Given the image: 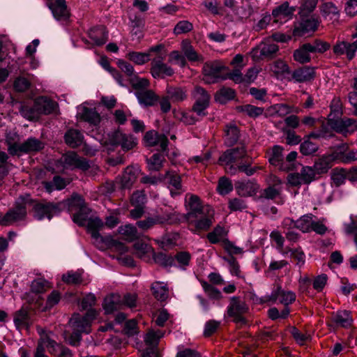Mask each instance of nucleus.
I'll list each match as a JSON object with an SVG mask.
<instances>
[{"mask_svg":"<svg viewBox=\"0 0 357 357\" xmlns=\"http://www.w3.org/2000/svg\"><path fill=\"white\" fill-rule=\"evenodd\" d=\"M70 209L74 207H79V212L73 215V220L79 226L86 227L88 232L95 240V243L101 250L106 248H114L120 252H125V246L115 241L111 236H102L99 231L104 226L103 222L98 217L91 214L89 210L84 204L83 198L79 195H75L68 202Z\"/></svg>","mask_w":357,"mask_h":357,"instance_id":"1","label":"nucleus"},{"mask_svg":"<svg viewBox=\"0 0 357 357\" xmlns=\"http://www.w3.org/2000/svg\"><path fill=\"white\" fill-rule=\"evenodd\" d=\"M214 211L210 206H206V210L196 213H186L185 215L176 212L172 213L176 223L187 222L190 227H192V231L196 232L201 230H207L213 223Z\"/></svg>","mask_w":357,"mask_h":357,"instance_id":"2","label":"nucleus"},{"mask_svg":"<svg viewBox=\"0 0 357 357\" xmlns=\"http://www.w3.org/2000/svg\"><path fill=\"white\" fill-rule=\"evenodd\" d=\"M98 315V312L91 309L87 310L85 316L74 314L70 319L69 324L73 330V334L70 340V344L77 345L81 340V334L91 332V324Z\"/></svg>","mask_w":357,"mask_h":357,"instance_id":"3","label":"nucleus"},{"mask_svg":"<svg viewBox=\"0 0 357 357\" xmlns=\"http://www.w3.org/2000/svg\"><path fill=\"white\" fill-rule=\"evenodd\" d=\"M226 70L227 68L218 61L206 62L202 68V79L207 84L229 79V72H226Z\"/></svg>","mask_w":357,"mask_h":357,"instance_id":"4","label":"nucleus"},{"mask_svg":"<svg viewBox=\"0 0 357 357\" xmlns=\"http://www.w3.org/2000/svg\"><path fill=\"white\" fill-rule=\"evenodd\" d=\"M76 195H73L72 197L65 202H61L59 204H48L46 205L44 204H37L35 206V214L34 217L38 220H41L44 218H47L50 220L53 216L59 214L62 208L67 207L68 210L70 212L75 211V213L79 212V207H74L73 209H70V206L68 202L73 199L74 196Z\"/></svg>","mask_w":357,"mask_h":357,"instance_id":"5","label":"nucleus"},{"mask_svg":"<svg viewBox=\"0 0 357 357\" xmlns=\"http://www.w3.org/2000/svg\"><path fill=\"white\" fill-rule=\"evenodd\" d=\"M57 172H63L65 169H87L89 167L88 161L79 158L75 152H68L62 155L55 163Z\"/></svg>","mask_w":357,"mask_h":357,"instance_id":"6","label":"nucleus"},{"mask_svg":"<svg viewBox=\"0 0 357 357\" xmlns=\"http://www.w3.org/2000/svg\"><path fill=\"white\" fill-rule=\"evenodd\" d=\"M247 156V152L243 145L240 147L229 149L225 151L219 158L220 163L225 167L227 173L235 174L237 168L232 164Z\"/></svg>","mask_w":357,"mask_h":357,"instance_id":"7","label":"nucleus"},{"mask_svg":"<svg viewBox=\"0 0 357 357\" xmlns=\"http://www.w3.org/2000/svg\"><path fill=\"white\" fill-rule=\"evenodd\" d=\"M165 54H158L151 59L150 73L154 78L164 79L174 75L173 68L164 62Z\"/></svg>","mask_w":357,"mask_h":357,"instance_id":"8","label":"nucleus"},{"mask_svg":"<svg viewBox=\"0 0 357 357\" xmlns=\"http://www.w3.org/2000/svg\"><path fill=\"white\" fill-rule=\"evenodd\" d=\"M260 72L258 67H252L249 68L246 73L243 75L239 68L234 69L229 73V79L235 84H241L243 86H248L254 82Z\"/></svg>","mask_w":357,"mask_h":357,"instance_id":"9","label":"nucleus"},{"mask_svg":"<svg viewBox=\"0 0 357 357\" xmlns=\"http://www.w3.org/2000/svg\"><path fill=\"white\" fill-rule=\"evenodd\" d=\"M7 141L9 145L8 151L10 153L13 155L30 151H37L43 148V143L35 138H29L22 144H18L15 142L12 143L10 141L8 136H7Z\"/></svg>","mask_w":357,"mask_h":357,"instance_id":"10","label":"nucleus"},{"mask_svg":"<svg viewBox=\"0 0 357 357\" xmlns=\"http://www.w3.org/2000/svg\"><path fill=\"white\" fill-rule=\"evenodd\" d=\"M301 17V22L294 26L293 31L294 36L301 37L306 33L314 32L320 24V19L318 16L311 15Z\"/></svg>","mask_w":357,"mask_h":357,"instance_id":"11","label":"nucleus"},{"mask_svg":"<svg viewBox=\"0 0 357 357\" xmlns=\"http://www.w3.org/2000/svg\"><path fill=\"white\" fill-rule=\"evenodd\" d=\"M277 300L285 306L292 303L296 300V294L291 291H285L280 287L273 290L271 294L266 296L264 298H259V303H262L267 301L276 302Z\"/></svg>","mask_w":357,"mask_h":357,"instance_id":"12","label":"nucleus"},{"mask_svg":"<svg viewBox=\"0 0 357 357\" xmlns=\"http://www.w3.org/2000/svg\"><path fill=\"white\" fill-rule=\"evenodd\" d=\"M192 96L195 99L192 110L198 116H206L207 114L206 109L210 103V96L207 91H194Z\"/></svg>","mask_w":357,"mask_h":357,"instance_id":"13","label":"nucleus"},{"mask_svg":"<svg viewBox=\"0 0 357 357\" xmlns=\"http://www.w3.org/2000/svg\"><path fill=\"white\" fill-rule=\"evenodd\" d=\"M313 218L314 216L312 215H305L296 221L287 218L284 219L282 225L284 227H288L289 229L296 228L303 232H309L312 231Z\"/></svg>","mask_w":357,"mask_h":357,"instance_id":"14","label":"nucleus"},{"mask_svg":"<svg viewBox=\"0 0 357 357\" xmlns=\"http://www.w3.org/2000/svg\"><path fill=\"white\" fill-rule=\"evenodd\" d=\"M248 310L247 305L245 302L233 296L231 298L229 305L227 307V313L229 317H234L236 323H245V319L241 314L245 313Z\"/></svg>","mask_w":357,"mask_h":357,"instance_id":"15","label":"nucleus"},{"mask_svg":"<svg viewBox=\"0 0 357 357\" xmlns=\"http://www.w3.org/2000/svg\"><path fill=\"white\" fill-rule=\"evenodd\" d=\"M109 143L121 145L123 150H130L137 144V140L131 135H126L117 130L108 135Z\"/></svg>","mask_w":357,"mask_h":357,"instance_id":"16","label":"nucleus"},{"mask_svg":"<svg viewBox=\"0 0 357 357\" xmlns=\"http://www.w3.org/2000/svg\"><path fill=\"white\" fill-rule=\"evenodd\" d=\"M88 103H84L77 107V116L90 124L97 125L100 121V114L94 107H89Z\"/></svg>","mask_w":357,"mask_h":357,"instance_id":"17","label":"nucleus"},{"mask_svg":"<svg viewBox=\"0 0 357 357\" xmlns=\"http://www.w3.org/2000/svg\"><path fill=\"white\" fill-rule=\"evenodd\" d=\"M24 206H17L15 209L8 211L5 215L0 214V224L7 226L21 220L26 216Z\"/></svg>","mask_w":357,"mask_h":357,"instance_id":"18","label":"nucleus"},{"mask_svg":"<svg viewBox=\"0 0 357 357\" xmlns=\"http://www.w3.org/2000/svg\"><path fill=\"white\" fill-rule=\"evenodd\" d=\"M295 8L289 7L288 2H284L275 8L272 12L273 22L282 24L292 18Z\"/></svg>","mask_w":357,"mask_h":357,"instance_id":"19","label":"nucleus"},{"mask_svg":"<svg viewBox=\"0 0 357 357\" xmlns=\"http://www.w3.org/2000/svg\"><path fill=\"white\" fill-rule=\"evenodd\" d=\"M333 52L337 56L346 54L349 60H351L357 51V40L351 43L344 40L337 41L333 47Z\"/></svg>","mask_w":357,"mask_h":357,"instance_id":"20","label":"nucleus"},{"mask_svg":"<svg viewBox=\"0 0 357 357\" xmlns=\"http://www.w3.org/2000/svg\"><path fill=\"white\" fill-rule=\"evenodd\" d=\"M322 17L333 24L338 23L340 18V10L332 2H325L319 6Z\"/></svg>","mask_w":357,"mask_h":357,"instance_id":"21","label":"nucleus"},{"mask_svg":"<svg viewBox=\"0 0 357 357\" xmlns=\"http://www.w3.org/2000/svg\"><path fill=\"white\" fill-rule=\"evenodd\" d=\"M173 220L174 216H172V213H170L163 215H156L155 218H148L144 220L138 221L137 225L140 229L147 230L155 224H174L172 222Z\"/></svg>","mask_w":357,"mask_h":357,"instance_id":"22","label":"nucleus"},{"mask_svg":"<svg viewBox=\"0 0 357 357\" xmlns=\"http://www.w3.org/2000/svg\"><path fill=\"white\" fill-rule=\"evenodd\" d=\"M144 141L146 146L159 145L162 151H165L168 146L167 138L163 135H158L154 130L147 132L144 137Z\"/></svg>","mask_w":357,"mask_h":357,"instance_id":"23","label":"nucleus"},{"mask_svg":"<svg viewBox=\"0 0 357 357\" xmlns=\"http://www.w3.org/2000/svg\"><path fill=\"white\" fill-rule=\"evenodd\" d=\"M48 6L57 20H66L70 14L65 0H50Z\"/></svg>","mask_w":357,"mask_h":357,"instance_id":"24","label":"nucleus"},{"mask_svg":"<svg viewBox=\"0 0 357 357\" xmlns=\"http://www.w3.org/2000/svg\"><path fill=\"white\" fill-rule=\"evenodd\" d=\"M282 151L283 148L282 146L275 145L267 152V157L269 162L272 165L278 167L282 170H286L289 168L284 167Z\"/></svg>","mask_w":357,"mask_h":357,"instance_id":"25","label":"nucleus"},{"mask_svg":"<svg viewBox=\"0 0 357 357\" xmlns=\"http://www.w3.org/2000/svg\"><path fill=\"white\" fill-rule=\"evenodd\" d=\"M331 126L338 132H353L357 129V121L351 119H337L331 123Z\"/></svg>","mask_w":357,"mask_h":357,"instance_id":"26","label":"nucleus"},{"mask_svg":"<svg viewBox=\"0 0 357 357\" xmlns=\"http://www.w3.org/2000/svg\"><path fill=\"white\" fill-rule=\"evenodd\" d=\"M237 193L243 197L252 196L259 190V185L252 181H238L235 184Z\"/></svg>","mask_w":357,"mask_h":357,"instance_id":"27","label":"nucleus"},{"mask_svg":"<svg viewBox=\"0 0 357 357\" xmlns=\"http://www.w3.org/2000/svg\"><path fill=\"white\" fill-rule=\"evenodd\" d=\"M140 173V169L137 166H131L128 167L121 178V186L123 188H129L132 186V185L135 182L137 178L138 177Z\"/></svg>","mask_w":357,"mask_h":357,"instance_id":"28","label":"nucleus"},{"mask_svg":"<svg viewBox=\"0 0 357 357\" xmlns=\"http://www.w3.org/2000/svg\"><path fill=\"white\" fill-rule=\"evenodd\" d=\"M291 77L298 82H309L314 78L315 69L310 66L300 68L293 72Z\"/></svg>","mask_w":357,"mask_h":357,"instance_id":"29","label":"nucleus"},{"mask_svg":"<svg viewBox=\"0 0 357 357\" xmlns=\"http://www.w3.org/2000/svg\"><path fill=\"white\" fill-rule=\"evenodd\" d=\"M135 95L139 103L144 107L153 106L158 100V97L153 91H136Z\"/></svg>","mask_w":357,"mask_h":357,"instance_id":"30","label":"nucleus"},{"mask_svg":"<svg viewBox=\"0 0 357 357\" xmlns=\"http://www.w3.org/2000/svg\"><path fill=\"white\" fill-rule=\"evenodd\" d=\"M57 104L45 97H40L35 100V107L40 114H50L56 109Z\"/></svg>","mask_w":357,"mask_h":357,"instance_id":"31","label":"nucleus"},{"mask_svg":"<svg viewBox=\"0 0 357 357\" xmlns=\"http://www.w3.org/2000/svg\"><path fill=\"white\" fill-rule=\"evenodd\" d=\"M268 182L271 183L273 186H269L264 190L263 196L266 199H274L278 196L281 192L280 185L282 184L281 180L273 175H271Z\"/></svg>","mask_w":357,"mask_h":357,"instance_id":"32","label":"nucleus"},{"mask_svg":"<svg viewBox=\"0 0 357 357\" xmlns=\"http://www.w3.org/2000/svg\"><path fill=\"white\" fill-rule=\"evenodd\" d=\"M89 35L96 45H102L107 40L108 33L106 28L103 26L91 29L89 32Z\"/></svg>","mask_w":357,"mask_h":357,"instance_id":"33","label":"nucleus"},{"mask_svg":"<svg viewBox=\"0 0 357 357\" xmlns=\"http://www.w3.org/2000/svg\"><path fill=\"white\" fill-rule=\"evenodd\" d=\"M121 306V298L119 294H112L104 299L103 309L107 314H110Z\"/></svg>","mask_w":357,"mask_h":357,"instance_id":"34","label":"nucleus"},{"mask_svg":"<svg viewBox=\"0 0 357 357\" xmlns=\"http://www.w3.org/2000/svg\"><path fill=\"white\" fill-rule=\"evenodd\" d=\"M181 50L185 57L190 61H203L204 58L194 49L189 40H185L181 43Z\"/></svg>","mask_w":357,"mask_h":357,"instance_id":"35","label":"nucleus"},{"mask_svg":"<svg viewBox=\"0 0 357 357\" xmlns=\"http://www.w3.org/2000/svg\"><path fill=\"white\" fill-rule=\"evenodd\" d=\"M69 179H65L61 176H56L52 181H46L43 183L44 188L49 193L54 190H61L64 189L69 183Z\"/></svg>","mask_w":357,"mask_h":357,"instance_id":"36","label":"nucleus"},{"mask_svg":"<svg viewBox=\"0 0 357 357\" xmlns=\"http://www.w3.org/2000/svg\"><path fill=\"white\" fill-rule=\"evenodd\" d=\"M271 72L280 79L288 78L290 75V70L288 65L282 60L274 61L270 68Z\"/></svg>","mask_w":357,"mask_h":357,"instance_id":"37","label":"nucleus"},{"mask_svg":"<svg viewBox=\"0 0 357 357\" xmlns=\"http://www.w3.org/2000/svg\"><path fill=\"white\" fill-rule=\"evenodd\" d=\"M166 179L168 182V188L172 197L182 192L181 177L176 174L167 173Z\"/></svg>","mask_w":357,"mask_h":357,"instance_id":"38","label":"nucleus"},{"mask_svg":"<svg viewBox=\"0 0 357 357\" xmlns=\"http://www.w3.org/2000/svg\"><path fill=\"white\" fill-rule=\"evenodd\" d=\"M153 294L159 301H166L169 297V289L167 284L162 282H155L151 286Z\"/></svg>","mask_w":357,"mask_h":357,"instance_id":"39","label":"nucleus"},{"mask_svg":"<svg viewBox=\"0 0 357 357\" xmlns=\"http://www.w3.org/2000/svg\"><path fill=\"white\" fill-rule=\"evenodd\" d=\"M164 336V333L160 330L156 331L150 330L144 336V340L148 348L155 349L158 342Z\"/></svg>","mask_w":357,"mask_h":357,"instance_id":"40","label":"nucleus"},{"mask_svg":"<svg viewBox=\"0 0 357 357\" xmlns=\"http://www.w3.org/2000/svg\"><path fill=\"white\" fill-rule=\"evenodd\" d=\"M333 321L339 326L349 327L351 325L353 319L349 312L338 311L333 317Z\"/></svg>","mask_w":357,"mask_h":357,"instance_id":"41","label":"nucleus"},{"mask_svg":"<svg viewBox=\"0 0 357 357\" xmlns=\"http://www.w3.org/2000/svg\"><path fill=\"white\" fill-rule=\"evenodd\" d=\"M310 53H312L311 50L308 47V43H305L294 51V58L300 63H308L311 60Z\"/></svg>","mask_w":357,"mask_h":357,"instance_id":"42","label":"nucleus"},{"mask_svg":"<svg viewBox=\"0 0 357 357\" xmlns=\"http://www.w3.org/2000/svg\"><path fill=\"white\" fill-rule=\"evenodd\" d=\"M83 135L77 130H69L65 135V141L71 147H76L82 143Z\"/></svg>","mask_w":357,"mask_h":357,"instance_id":"43","label":"nucleus"},{"mask_svg":"<svg viewBox=\"0 0 357 357\" xmlns=\"http://www.w3.org/2000/svg\"><path fill=\"white\" fill-rule=\"evenodd\" d=\"M187 213H196L206 210L202 205L199 198L197 195H190L188 201H186Z\"/></svg>","mask_w":357,"mask_h":357,"instance_id":"44","label":"nucleus"},{"mask_svg":"<svg viewBox=\"0 0 357 357\" xmlns=\"http://www.w3.org/2000/svg\"><path fill=\"white\" fill-rule=\"evenodd\" d=\"M332 165L333 164L327 155H324L314 162L313 167L317 174H321L326 173Z\"/></svg>","mask_w":357,"mask_h":357,"instance_id":"45","label":"nucleus"},{"mask_svg":"<svg viewBox=\"0 0 357 357\" xmlns=\"http://www.w3.org/2000/svg\"><path fill=\"white\" fill-rule=\"evenodd\" d=\"M134 248L136 255L143 259H146V257L153 254V248L144 243L137 242L135 243Z\"/></svg>","mask_w":357,"mask_h":357,"instance_id":"46","label":"nucleus"},{"mask_svg":"<svg viewBox=\"0 0 357 357\" xmlns=\"http://www.w3.org/2000/svg\"><path fill=\"white\" fill-rule=\"evenodd\" d=\"M126 57L137 65H143L151 59L150 53L147 52H130Z\"/></svg>","mask_w":357,"mask_h":357,"instance_id":"47","label":"nucleus"},{"mask_svg":"<svg viewBox=\"0 0 357 357\" xmlns=\"http://www.w3.org/2000/svg\"><path fill=\"white\" fill-rule=\"evenodd\" d=\"M239 130L236 126L234 124H229L226 126L225 128V141L226 142L231 146L238 139Z\"/></svg>","mask_w":357,"mask_h":357,"instance_id":"48","label":"nucleus"},{"mask_svg":"<svg viewBox=\"0 0 357 357\" xmlns=\"http://www.w3.org/2000/svg\"><path fill=\"white\" fill-rule=\"evenodd\" d=\"M118 232L123 235L127 241H131L137 237L136 227L130 224L119 227Z\"/></svg>","mask_w":357,"mask_h":357,"instance_id":"49","label":"nucleus"},{"mask_svg":"<svg viewBox=\"0 0 357 357\" xmlns=\"http://www.w3.org/2000/svg\"><path fill=\"white\" fill-rule=\"evenodd\" d=\"M130 86L134 89H144L149 86V81L147 78L140 77L137 73L128 78Z\"/></svg>","mask_w":357,"mask_h":357,"instance_id":"50","label":"nucleus"},{"mask_svg":"<svg viewBox=\"0 0 357 357\" xmlns=\"http://www.w3.org/2000/svg\"><path fill=\"white\" fill-rule=\"evenodd\" d=\"M227 234L223 227L217 226L213 231L208 234L207 238L211 243H217L224 239Z\"/></svg>","mask_w":357,"mask_h":357,"instance_id":"51","label":"nucleus"},{"mask_svg":"<svg viewBox=\"0 0 357 357\" xmlns=\"http://www.w3.org/2000/svg\"><path fill=\"white\" fill-rule=\"evenodd\" d=\"M14 323L18 328L27 326L29 324L27 310L23 308L18 310L15 314Z\"/></svg>","mask_w":357,"mask_h":357,"instance_id":"52","label":"nucleus"},{"mask_svg":"<svg viewBox=\"0 0 357 357\" xmlns=\"http://www.w3.org/2000/svg\"><path fill=\"white\" fill-rule=\"evenodd\" d=\"M318 0H302L299 14L301 17H306L315 9Z\"/></svg>","mask_w":357,"mask_h":357,"instance_id":"53","label":"nucleus"},{"mask_svg":"<svg viewBox=\"0 0 357 357\" xmlns=\"http://www.w3.org/2000/svg\"><path fill=\"white\" fill-rule=\"evenodd\" d=\"M164 157L159 153L153 154L151 158L147 159V165L150 171H159L162 167Z\"/></svg>","mask_w":357,"mask_h":357,"instance_id":"54","label":"nucleus"},{"mask_svg":"<svg viewBox=\"0 0 357 357\" xmlns=\"http://www.w3.org/2000/svg\"><path fill=\"white\" fill-rule=\"evenodd\" d=\"M319 149V146L305 138L300 145V151L303 155H309L314 153Z\"/></svg>","mask_w":357,"mask_h":357,"instance_id":"55","label":"nucleus"},{"mask_svg":"<svg viewBox=\"0 0 357 357\" xmlns=\"http://www.w3.org/2000/svg\"><path fill=\"white\" fill-rule=\"evenodd\" d=\"M232 190L233 185L229 178L226 177H222L220 178L217 187V190L220 195H225L232 191Z\"/></svg>","mask_w":357,"mask_h":357,"instance_id":"56","label":"nucleus"},{"mask_svg":"<svg viewBox=\"0 0 357 357\" xmlns=\"http://www.w3.org/2000/svg\"><path fill=\"white\" fill-rule=\"evenodd\" d=\"M301 174L304 181V184H309L315 179L316 172L314 167L305 166L301 170Z\"/></svg>","mask_w":357,"mask_h":357,"instance_id":"57","label":"nucleus"},{"mask_svg":"<svg viewBox=\"0 0 357 357\" xmlns=\"http://www.w3.org/2000/svg\"><path fill=\"white\" fill-rule=\"evenodd\" d=\"M100 65L107 71L112 73L113 77L116 79V80L119 83V84L123 86V77L122 75L120 74L119 72H118L116 69L112 68L107 58L102 57L100 59Z\"/></svg>","mask_w":357,"mask_h":357,"instance_id":"58","label":"nucleus"},{"mask_svg":"<svg viewBox=\"0 0 357 357\" xmlns=\"http://www.w3.org/2000/svg\"><path fill=\"white\" fill-rule=\"evenodd\" d=\"M235 97L234 91H217L215 94V100L217 102L225 104L231 100Z\"/></svg>","mask_w":357,"mask_h":357,"instance_id":"59","label":"nucleus"},{"mask_svg":"<svg viewBox=\"0 0 357 357\" xmlns=\"http://www.w3.org/2000/svg\"><path fill=\"white\" fill-rule=\"evenodd\" d=\"M238 109L251 117H257L262 114L263 109L251 105H246L238 107Z\"/></svg>","mask_w":357,"mask_h":357,"instance_id":"60","label":"nucleus"},{"mask_svg":"<svg viewBox=\"0 0 357 357\" xmlns=\"http://www.w3.org/2000/svg\"><path fill=\"white\" fill-rule=\"evenodd\" d=\"M347 172L343 169H335L333 170L331 174V178L333 183L336 185H340L344 183V181L347 178Z\"/></svg>","mask_w":357,"mask_h":357,"instance_id":"61","label":"nucleus"},{"mask_svg":"<svg viewBox=\"0 0 357 357\" xmlns=\"http://www.w3.org/2000/svg\"><path fill=\"white\" fill-rule=\"evenodd\" d=\"M202 287L204 291L211 299L220 300L222 298V294L217 288H215L206 282H204Z\"/></svg>","mask_w":357,"mask_h":357,"instance_id":"62","label":"nucleus"},{"mask_svg":"<svg viewBox=\"0 0 357 357\" xmlns=\"http://www.w3.org/2000/svg\"><path fill=\"white\" fill-rule=\"evenodd\" d=\"M344 146H340L337 148L333 153L330 154H327V156L328 157L329 160L332 162L335 163H343V159L344 158Z\"/></svg>","mask_w":357,"mask_h":357,"instance_id":"63","label":"nucleus"},{"mask_svg":"<svg viewBox=\"0 0 357 357\" xmlns=\"http://www.w3.org/2000/svg\"><path fill=\"white\" fill-rule=\"evenodd\" d=\"M20 113L23 117L28 120L37 119L39 115V113L35 106L33 108L28 106H22L20 109Z\"/></svg>","mask_w":357,"mask_h":357,"instance_id":"64","label":"nucleus"}]
</instances>
